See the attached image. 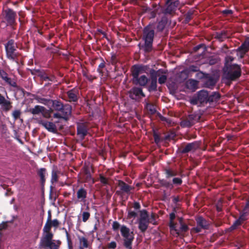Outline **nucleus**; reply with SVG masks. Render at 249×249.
<instances>
[{"label":"nucleus","mask_w":249,"mask_h":249,"mask_svg":"<svg viewBox=\"0 0 249 249\" xmlns=\"http://www.w3.org/2000/svg\"><path fill=\"white\" fill-rule=\"evenodd\" d=\"M155 27L154 24H149L143 29L142 38L144 41V43L142 44L140 43L139 46L145 53H149L153 50V43L155 36Z\"/></svg>","instance_id":"f257e3e1"},{"label":"nucleus","mask_w":249,"mask_h":249,"mask_svg":"<svg viewBox=\"0 0 249 249\" xmlns=\"http://www.w3.org/2000/svg\"><path fill=\"white\" fill-rule=\"evenodd\" d=\"M241 66L237 64H227L223 68V76L226 80L233 81L241 75Z\"/></svg>","instance_id":"f03ea898"},{"label":"nucleus","mask_w":249,"mask_h":249,"mask_svg":"<svg viewBox=\"0 0 249 249\" xmlns=\"http://www.w3.org/2000/svg\"><path fill=\"white\" fill-rule=\"evenodd\" d=\"M120 231L123 237V246L126 249H133L132 243L134 239L133 232H130V229L125 225L121 226Z\"/></svg>","instance_id":"7ed1b4c3"},{"label":"nucleus","mask_w":249,"mask_h":249,"mask_svg":"<svg viewBox=\"0 0 249 249\" xmlns=\"http://www.w3.org/2000/svg\"><path fill=\"white\" fill-rule=\"evenodd\" d=\"M51 107L53 110L60 112L65 116H69L71 114V107L69 104H64L60 100H52Z\"/></svg>","instance_id":"20e7f679"},{"label":"nucleus","mask_w":249,"mask_h":249,"mask_svg":"<svg viewBox=\"0 0 249 249\" xmlns=\"http://www.w3.org/2000/svg\"><path fill=\"white\" fill-rule=\"evenodd\" d=\"M180 1L179 0L174 1H165V5L162 9V13L165 16L173 17L178 9H179Z\"/></svg>","instance_id":"39448f33"},{"label":"nucleus","mask_w":249,"mask_h":249,"mask_svg":"<svg viewBox=\"0 0 249 249\" xmlns=\"http://www.w3.org/2000/svg\"><path fill=\"white\" fill-rule=\"evenodd\" d=\"M5 49L6 57L10 60L18 63L17 59L18 56V53H16V47L14 39H11L8 41L7 43L5 44Z\"/></svg>","instance_id":"423d86ee"},{"label":"nucleus","mask_w":249,"mask_h":249,"mask_svg":"<svg viewBox=\"0 0 249 249\" xmlns=\"http://www.w3.org/2000/svg\"><path fill=\"white\" fill-rule=\"evenodd\" d=\"M3 13L4 19L6 22L7 25L14 28V26L17 24V12L13 9L8 8L3 11Z\"/></svg>","instance_id":"0eeeda50"},{"label":"nucleus","mask_w":249,"mask_h":249,"mask_svg":"<svg viewBox=\"0 0 249 249\" xmlns=\"http://www.w3.org/2000/svg\"><path fill=\"white\" fill-rule=\"evenodd\" d=\"M201 144V141H194L187 143L185 146L181 145L178 148V151L182 154H186L191 151L194 152L200 148Z\"/></svg>","instance_id":"6e6552de"},{"label":"nucleus","mask_w":249,"mask_h":249,"mask_svg":"<svg viewBox=\"0 0 249 249\" xmlns=\"http://www.w3.org/2000/svg\"><path fill=\"white\" fill-rule=\"evenodd\" d=\"M128 94L130 98L132 100H137L141 97H144L145 94L143 92L142 89L140 87H134L128 91Z\"/></svg>","instance_id":"1a4fd4ad"},{"label":"nucleus","mask_w":249,"mask_h":249,"mask_svg":"<svg viewBox=\"0 0 249 249\" xmlns=\"http://www.w3.org/2000/svg\"><path fill=\"white\" fill-rule=\"evenodd\" d=\"M76 125L77 135L81 140H84L88 133V123H77Z\"/></svg>","instance_id":"9d476101"},{"label":"nucleus","mask_w":249,"mask_h":249,"mask_svg":"<svg viewBox=\"0 0 249 249\" xmlns=\"http://www.w3.org/2000/svg\"><path fill=\"white\" fill-rule=\"evenodd\" d=\"M118 185L120 187V191H117L116 194L118 195H121L124 193L130 195L131 191L134 189V187L129 185L121 180H118Z\"/></svg>","instance_id":"9b49d317"},{"label":"nucleus","mask_w":249,"mask_h":249,"mask_svg":"<svg viewBox=\"0 0 249 249\" xmlns=\"http://www.w3.org/2000/svg\"><path fill=\"white\" fill-rule=\"evenodd\" d=\"M38 124L45 128L48 131L56 133L57 129L56 125L53 122L47 121L40 120L38 122Z\"/></svg>","instance_id":"f8f14e48"},{"label":"nucleus","mask_w":249,"mask_h":249,"mask_svg":"<svg viewBox=\"0 0 249 249\" xmlns=\"http://www.w3.org/2000/svg\"><path fill=\"white\" fill-rule=\"evenodd\" d=\"M68 100L69 102H77L79 99V90L76 88H73L66 92Z\"/></svg>","instance_id":"ddd939ff"},{"label":"nucleus","mask_w":249,"mask_h":249,"mask_svg":"<svg viewBox=\"0 0 249 249\" xmlns=\"http://www.w3.org/2000/svg\"><path fill=\"white\" fill-rule=\"evenodd\" d=\"M149 81V79L145 75H142L135 79H132L134 85L142 87H145Z\"/></svg>","instance_id":"4468645a"},{"label":"nucleus","mask_w":249,"mask_h":249,"mask_svg":"<svg viewBox=\"0 0 249 249\" xmlns=\"http://www.w3.org/2000/svg\"><path fill=\"white\" fill-rule=\"evenodd\" d=\"M12 102L7 100L0 93V106L1 107V109L4 112H7L9 111L12 108Z\"/></svg>","instance_id":"2eb2a0df"},{"label":"nucleus","mask_w":249,"mask_h":249,"mask_svg":"<svg viewBox=\"0 0 249 249\" xmlns=\"http://www.w3.org/2000/svg\"><path fill=\"white\" fill-rule=\"evenodd\" d=\"M146 66L140 65H133L131 69V75L132 76V79H135L137 77L140 76V74L142 73V71H145V68Z\"/></svg>","instance_id":"dca6fc26"},{"label":"nucleus","mask_w":249,"mask_h":249,"mask_svg":"<svg viewBox=\"0 0 249 249\" xmlns=\"http://www.w3.org/2000/svg\"><path fill=\"white\" fill-rule=\"evenodd\" d=\"M61 244V241L59 240H58L56 241L55 243L53 242V241H50L44 245H38V247L40 249H59L60 248Z\"/></svg>","instance_id":"f3484780"},{"label":"nucleus","mask_w":249,"mask_h":249,"mask_svg":"<svg viewBox=\"0 0 249 249\" xmlns=\"http://www.w3.org/2000/svg\"><path fill=\"white\" fill-rule=\"evenodd\" d=\"M199 67L197 66L191 65L188 68L184 69L180 72V74L184 75V78L187 79L192 72H198Z\"/></svg>","instance_id":"a211bd4d"},{"label":"nucleus","mask_w":249,"mask_h":249,"mask_svg":"<svg viewBox=\"0 0 249 249\" xmlns=\"http://www.w3.org/2000/svg\"><path fill=\"white\" fill-rule=\"evenodd\" d=\"M176 212V208H174L173 212L170 213L169 218L170 222L169 224V226L170 231H176V233L179 235L180 234V232L178 230L176 229V223L174 222V219L176 218V214L175 213Z\"/></svg>","instance_id":"6ab92c4d"},{"label":"nucleus","mask_w":249,"mask_h":249,"mask_svg":"<svg viewBox=\"0 0 249 249\" xmlns=\"http://www.w3.org/2000/svg\"><path fill=\"white\" fill-rule=\"evenodd\" d=\"M207 77L203 80V85L204 87L213 89L216 84V80L209 73Z\"/></svg>","instance_id":"aec40b11"},{"label":"nucleus","mask_w":249,"mask_h":249,"mask_svg":"<svg viewBox=\"0 0 249 249\" xmlns=\"http://www.w3.org/2000/svg\"><path fill=\"white\" fill-rule=\"evenodd\" d=\"M167 72V71L162 69H160L158 71H156L153 69H151L149 70L150 80L157 81V78L158 76H160L161 74H166Z\"/></svg>","instance_id":"412c9836"},{"label":"nucleus","mask_w":249,"mask_h":249,"mask_svg":"<svg viewBox=\"0 0 249 249\" xmlns=\"http://www.w3.org/2000/svg\"><path fill=\"white\" fill-rule=\"evenodd\" d=\"M208 92L205 90H201L198 92L197 99L200 103H207L208 99Z\"/></svg>","instance_id":"4be33fe9"},{"label":"nucleus","mask_w":249,"mask_h":249,"mask_svg":"<svg viewBox=\"0 0 249 249\" xmlns=\"http://www.w3.org/2000/svg\"><path fill=\"white\" fill-rule=\"evenodd\" d=\"M101 62L99 65L97 71L101 76L106 77L107 76V71L105 69L106 62L102 58H101Z\"/></svg>","instance_id":"5701e85b"},{"label":"nucleus","mask_w":249,"mask_h":249,"mask_svg":"<svg viewBox=\"0 0 249 249\" xmlns=\"http://www.w3.org/2000/svg\"><path fill=\"white\" fill-rule=\"evenodd\" d=\"M33 97L37 103L43 104L48 107H51L52 99L43 98L37 95H33Z\"/></svg>","instance_id":"b1692460"},{"label":"nucleus","mask_w":249,"mask_h":249,"mask_svg":"<svg viewBox=\"0 0 249 249\" xmlns=\"http://www.w3.org/2000/svg\"><path fill=\"white\" fill-rule=\"evenodd\" d=\"M37 175L40 178V182L42 187L45 185L46 178L45 176L47 174L46 169L45 168H41L36 171Z\"/></svg>","instance_id":"393cba45"},{"label":"nucleus","mask_w":249,"mask_h":249,"mask_svg":"<svg viewBox=\"0 0 249 249\" xmlns=\"http://www.w3.org/2000/svg\"><path fill=\"white\" fill-rule=\"evenodd\" d=\"M221 98V95L218 92L213 91L208 95V103L210 104L216 103Z\"/></svg>","instance_id":"a878e982"},{"label":"nucleus","mask_w":249,"mask_h":249,"mask_svg":"<svg viewBox=\"0 0 249 249\" xmlns=\"http://www.w3.org/2000/svg\"><path fill=\"white\" fill-rule=\"evenodd\" d=\"M45 110L46 108L43 106L36 105L34 108H30L28 111L35 115L42 113L45 111Z\"/></svg>","instance_id":"bb28decb"},{"label":"nucleus","mask_w":249,"mask_h":249,"mask_svg":"<svg viewBox=\"0 0 249 249\" xmlns=\"http://www.w3.org/2000/svg\"><path fill=\"white\" fill-rule=\"evenodd\" d=\"M198 81L193 79H190L186 81L185 86L187 89L195 91L197 88Z\"/></svg>","instance_id":"cd10ccee"},{"label":"nucleus","mask_w":249,"mask_h":249,"mask_svg":"<svg viewBox=\"0 0 249 249\" xmlns=\"http://www.w3.org/2000/svg\"><path fill=\"white\" fill-rule=\"evenodd\" d=\"M152 223V221L150 220H138V228L142 233H144L147 230L149 224Z\"/></svg>","instance_id":"c85d7f7f"},{"label":"nucleus","mask_w":249,"mask_h":249,"mask_svg":"<svg viewBox=\"0 0 249 249\" xmlns=\"http://www.w3.org/2000/svg\"><path fill=\"white\" fill-rule=\"evenodd\" d=\"M60 173V171L58 170L56 166H53L52 170L51 173V182L52 184L56 183L58 180V174Z\"/></svg>","instance_id":"c756f323"},{"label":"nucleus","mask_w":249,"mask_h":249,"mask_svg":"<svg viewBox=\"0 0 249 249\" xmlns=\"http://www.w3.org/2000/svg\"><path fill=\"white\" fill-rule=\"evenodd\" d=\"M46 233V234H45V235L41 238L38 245H44L46 243H47L50 241H53L52 239L53 236V233L51 231Z\"/></svg>","instance_id":"7c9ffc66"},{"label":"nucleus","mask_w":249,"mask_h":249,"mask_svg":"<svg viewBox=\"0 0 249 249\" xmlns=\"http://www.w3.org/2000/svg\"><path fill=\"white\" fill-rule=\"evenodd\" d=\"M197 226L201 227L203 229H208L209 224L208 222L202 216L198 217L196 219Z\"/></svg>","instance_id":"2f4dec72"},{"label":"nucleus","mask_w":249,"mask_h":249,"mask_svg":"<svg viewBox=\"0 0 249 249\" xmlns=\"http://www.w3.org/2000/svg\"><path fill=\"white\" fill-rule=\"evenodd\" d=\"M87 196V190L83 188H80L77 192V199L81 201H83L85 200Z\"/></svg>","instance_id":"473e14b6"},{"label":"nucleus","mask_w":249,"mask_h":249,"mask_svg":"<svg viewBox=\"0 0 249 249\" xmlns=\"http://www.w3.org/2000/svg\"><path fill=\"white\" fill-rule=\"evenodd\" d=\"M167 23V19L165 17H162L161 20L158 22L156 29L158 32H162Z\"/></svg>","instance_id":"72a5a7b5"},{"label":"nucleus","mask_w":249,"mask_h":249,"mask_svg":"<svg viewBox=\"0 0 249 249\" xmlns=\"http://www.w3.org/2000/svg\"><path fill=\"white\" fill-rule=\"evenodd\" d=\"M236 51H243L248 53L249 51V37L246 38L241 45L239 47Z\"/></svg>","instance_id":"f704fd0d"},{"label":"nucleus","mask_w":249,"mask_h":249,"mask_svg":"<svg viewBox=\"0 0 249 249\" xmlns=\"http://www.w3.org/2000/svg\"><path fill=\"white\" fill-rule=\"evenodd\" d=\"M187 118L190 121V122L193 123V125L195 124L196 123L198 122L201 118V115L200 114L194 112L192 114L189 115L187 116Z\"/></svg>","instance_id":"c9c22d12"},{"label":"nucleus","mask_w":249,"mask_h":249,"mask_svg":"<svg viewBox=\"0 0 249 249\" xmlns=\"http://www.w3.org/2000/svg\"><path fill=\"white\" fill-rule=\"evenodd\" d=\"M164 171L166 179H168L171 177L176 176L178 175L177 171L173 170L170 168H166Z\"/></svg>","instance_id":"e433bc0d"},{"label":"nucleus","mask_w":249,"mask_h":249,"mask_svg":"<svg viewBox=\"0 0 249 249\" xmlns=\"http://www.w3.org/2000/svg\"><path fill=\"white\" fill-rule=\"evenodd\" d=\"M159 183L162 187H164L166 188L172 189L174 188L173 184L165 179H162L159 180Z\"/></svg>","instance_id":"4c0bfd02"},{"label":"nucleus","mask_w":249,"mask_h":249,"mask_svg":"<svg viewBox=\"0 0 249 249\" xmlns=\"http://www.w3.org/2000/svg\"><path fill=\"white\" fill-rule=\"evenodd\" d=\"M195 10L190 9L187 12L186 14L184 15L185 17V19H184V23H188L193 18V15L194 14Z\"/></svg>","instance_id":"58836bf2"},{"label":"nucleus","mask_w":249,"mask_h":249,"mask_svg":"<svg viewBox=\"0 0 249 249\" xmlns=\"http://www.w3.org/2000/svg\"><path fill=\"white\" fill-rule=\"evenodd\" d=\"M215 38L220 41H223L227 38V32L225 31H222L220 32H216Z\"/></svg>","instance_id":"ea45409f"},{"label":"nucleus","mask_w":249,"mask_h":249,"mask_svg":"<svg viewBox=\"0 0 249 249\" xmlns=\"http://www.w3.org/2000/svg\"><path fill=\"white\" fill-rule=\"evenodd\" d=\"M180 125L182 127H190L193 125V123H191L187 117L181 121Z\"/></svg>","instance_id":"a19ab883"},{"label":"nucleus","mask_w":249,"mask_h":249,"mask_svg":"<svg viewBox=\"0 0 249 249\" xmlns=\"http://www.w3.org/2000/svg\"><path fill=\"white\" fill-rule=\"evenodd\" d=\"M145 108L151 114H154L156 112V109L154 105L150 103H146L145 105Z\"/></svg>","instance_id":"79ce46f5"},{"label":"nucleus","mask_w":249,"mask_h":249,"mask_svg":"<svg viewBox=\"0 0 249 249\" xmlns=\"http://www.w3.org/2000/svg\"><path fill=\"white\" fill-rule=\"evenodd\" d=\"M149 92L156 91L157 90V81L151 80L150 84L147 88Z\"/></svg>","instance_id":"37998d69"},{"label":"nucleus","mask_w":249,"mask_h":249,"mask_svg":"<svg viewBox=\"0 0 249 249\" xmlns=\"http://www.w3.org/2000/svg\"><path fill=\"white\" fill-rule=\"evenodd\" d=\"M140 217L139 220H150L149 219V215L147 211L146 210H142L140 211Z\"/></svg>","instance_id":"c03bdc74"},{"label":"nucleus","mask_w":249,"mask_h":249,"mask_svg":"<svg viewBox=\"0 0 249 249\" xmlns=\"http://www.w3.org/2000/svg\"><path fill=\"white\" fill-rule=\"evenodd\" d=\"M78 239L80 243V246H82L85 248L89 247V244L88 239L84 236L78 237Z\"/></svg>","instance_id":"a18cd8bd"},{"label":"nucleus","mask_w":249,"mask_h":249,"mask_svg":"<svg viewBox=\"0 0 249 249\" xmlns=\"http://www.w3.org/2000/svg\"><path fill=\"white\" fill-rule=\"evenodd\" d=\"M84 173L86 176L85 178L86 181H89L92 179L90 169L88 166H85L84 167Z\"/></svg>","instance_id":"49530a36"},{"label":"nucleus","mask_w":249,"mask_h":249,"mask_svg":"<svg viewBox=\"0 0 249 249\" xmlns=\"http://www.w3.org/2000/svg\"><path fill=\"white\" fill-rule=\"evenodd\" d=\"M249 214V209L245 210V206H244L242 213H241L239 218L237 220H239V221L241 223L246 220V215Z\"/></svg>","instance_id":"de8ad7c7"},{"label":"nucleus","mask_w":249,"mask_h":249,"mask_svg":"<svg viewBox=\"0 0 249 249\" xmlns=\"http://www.w3.org/2000/svg\"><path fill=\"white\" fill-rule=\"evenodd\" d=\"M153 136L155 142L156 144H158L161 141L160 136L156 129H153Z\"/></svg>","instance_id":"09e8293b"},{"label":"nucleus","mask_w":249,"mask_h":249,"mask_svg":"<svg viewBox=\"0 0 249 249\" xmlns=\"http://www.w3.org/2000/svg\"><path fill=\"white\" fill-rule=\"evenodd\" d=\"M208 73H204L200 70L196 73V77L198 79H204L207 77Z\"/></svg>","instance_id":"8fccbe9b"},{"label":"nucleus","mask_w":249,"mask_h":249,"mask_svg":"<svg viewBox=\"0 0 249 249\" xmlns=\"http://www.w3.org/2000/svg\"><path fill=\"white\" fill-rule=\"evenodd\" d=\"M21 112L20 110L16 109L13 111L12 115L15 120H17L20 118Z\"/></svg>","instance_id":"3c124183"},{"label":"nucleus","mask_w":249,"mask_h":249,"mask_svg":"<svg viewBox=\"0 0 249 249\" xmlns=\"http://www.w3.org/2000/svg\"><path fill=\"white\" fill-rule=\"evenodd\" d=\"M241 222L239 221V220H236L234 221V222L233 223V224L230 227L229 230L230 231H233L237 229V228L241 225Z\"/></svg>","instance_id":"603ef678"},{"label":"nucleus","mask_w":249,"mask_h":249,"mask_svg":"<svg viewBox=\"0 0 249 249\" xmlns=\"http://www.w3.org/2000/svg\"><path fill=\"white\" fill-rule=\"evenodd\" d=\"M8 80H6L5 82L11 86V87H13L14 88H17L18 85L15 80H12L11 78L9 77L7 79Z\"/></svg>","instance_id":"864d4df0"},{"label":"nucleus","mask_w":249,"mask_h":249,"mask_svg":"<svg viewBox=\"0 0 249 249\" xmlns=\"http://www.w3.org/2000/svg\"><path fill=\"white\" fill-rule=\"evenodd\" d=\"M41 79L43 81H53L55 79V77L53 75H51V76H48V75L45 73V74L43 75L42 77L41 78Z\"/></svg>","instance_id":"5fc2aeb1"},{"label":"nucleus","mask_w":249,"mask_h":249,"mask_svg":"<svg viewBox=\"0 0 249 249\" xmlns=\"http://www.w3.org/2000/svg\"><path fill=\"white\" fill-rule=\"evenodd\" d=\"M52 225L50 223V222L47 221L44 228H43V231L44 232H49L51 231Z\"/></svg>","instance_id":"6e6d98bb"},{"label":"nucleus","mask_w":249,"mask_h":249,"mask_svg":"<svg viewBox=\"0 0 249 249\" xmlns=\"http://www.w3.org/2000/svg\"><path fill=\"white\" fill-rule=\"evenodd\" d=\"M161 76L160 75L159 78L158 79V82L160 84H164L166 80L167 77L165 75V74H162Z\"/></svg>","instance_id":"4d7b16f0"},{"label":"nucleus","mask_w":249,"mask_h":249,"mask_svg":"<svg viewBox=\"0 0 249 249\" xmlns=\"http://www.w3.org/2000/svg\"><path fill=\"white\" fill-rule=\"evenodd\" d=\"M182 183V180L181 178H174L172 180V184L173 185L174 184L175 185L179 186Z\"/></svg>","instance_id":"13d9d810"},{"label":"nucleus","mask_w":249,"mask_h":249,"mask_svg":"<svg viewBox=\"0 0 249 249\" xmlns=\"http://www.w3.org/2000/svg\"><path fill=\"white\" fill-rule=\"evenodd\" d=\"M82 221L84 222H86L90 217V213L88 212H83L82 214Z\"/></svg>","instance_id":"bf43d9fd"},{"label":"nucleus","mask_w":249,"mask_h":249,"mask_svg":"<svg viewBox=\"0 0 249 249\" xmlns=\"http://www.w3.org/2000/svg\"><path fill=\"white\" fill-rule=\"evenodd\" d=\"M138 214L137 213L134 211H131L130 210H128V214H127V218L130 219L132 218H135L137 216Z\"/></svg>","instance_id":"052dcab7"},{"label":"nucleus","mask_w":249,"mask_h":249,"mask_svg":"<svg viewBox=\"0 0 249 249\" xmlns=\"http://www.w3.org/2000/svg\"><path fill=\"white\" fill-rule=\"evenodd\" d=\"M63 229L65 230V231L66 235V237H67V241H68V244H69V249H72V246L71 245V240L70 234H69V233H68V232L67 231V230L65 228H63Z\"/></svg>","instance_id":"680f3d73"},{"label":"nucleus","mask_w":249,"mask_h":249,"mask_svg":"<svg viewBox=\"0 0 249 249\" xmlns=\"http://www.w3.org/2000/svg\"><path fill=\"white\" fill-rule=\"evenodd\" d=\"M221 14L224 16H227L229 15H231L233 14V12L230 9H225L221 12Z\"/></svg>","instance_id":"e2e57ef3"},{"label":"nucleus","mask_w":249,"mask_h":249,"mask_svg":"<svg viewBox=\"0 0 249 249\" xmlns=\"http://www.w3.org/2000/svg\"><path fill=\"white\" fill-rule=\"evenodd\" d=\"M99 179L100 182L104 184L107 185L108 184V179L107 178L103 176L102 175H100Z\"/></svg>","instance_id":"0e129e2a"},{"label":"nucleus","mask_w":249,"mask_h":249,"mask_svg":"<svg viewBox=\"0 0 249 249\" xmlns=\"http://www.w3.org/2000/svg\"><path fill=\"white\" fill-rule=\"evenodd\" d=\"M117 247L116 243L115 241H112L107 245L108 249H115Z\"/></svg>","instance_id":"69168bd1"},{"label":"nucleus","mask_w":249,"mask_h":249,"mask_svg":"<svg viewBox=\"0 0 249 249\" xmlns=\"http://www.w3.org/2000/svg\"><path fill=\"white\" fill-rule=\"evenodd\" d=\"M188 230L189 227L186 224L184 223L180 225V230L181 231L185 232L187 231Z\"/></svg>","instance_id":"338daca9"},{"label":"nucleus","mask_w":249,"mask_h":249,"mask_svg":"<svg viewBox=\"0 0 249 249\" xmlns=\"http://www.w3.org/2000/svg\"><path fill=\"white\" fill-rule=\"evenodd\" d=\"M50 223L52 227H54L55 228H57L59 225V222L56 219L51 220L50 221Z\"/></svg>","instance_id":"774afa93"}]
</instances>
